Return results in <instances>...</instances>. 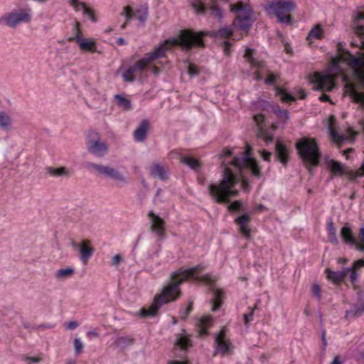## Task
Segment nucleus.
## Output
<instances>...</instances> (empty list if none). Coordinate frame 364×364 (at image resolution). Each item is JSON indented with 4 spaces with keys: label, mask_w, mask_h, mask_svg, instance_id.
I'll list each match as a JSON object with an SVG mask.
<instances>
[{
    "label": "nucleus",
    "mask_w": 364,
    "mask_h": 364,
    "mask_svg": "<svg viewBox=\"0 0 364 364\" xmlns=\"http://www.w3.org/2000/svg\"><path fill=\"white\" fill-rule=\"evenodd\" d=\"M214 346V355L219 354L221 356H225L232 353L234 346L230 339L227 338L225 328L221 329L220 332L215 336Z\"/></svg>",
    "instance_id": "obj_10"
},
{
    "label": "nucleus",
    "mask_w": 364,
    "mask_h": 364,
    "mask_svg": "<svg viewBox=\"0 0 364 364\" xmlns=\"http://www.w3.org/2000/svg\"><path fill=\"white\" fill-rule=\"evenodd\" d=\"M179 159L181 162L186 164L193 170H198L200 166L199 161L193 157L179 155Z\"/></svg>",
    "instance_id": "obj_35"
},
{
    "label": "nucleus",
    "mask_w": 364,
    "mask_h": 364,
    "mask_svg": "<svg viewBox=\"0 0 364 364\" xmlns=\"http://www.w3.org/2000/svg\"><path fill=\"white\" fill-rule=\"evenodd\" d=\"M329 131H330V134H331L332 138L334 140H341V141L343 140V138L340 137L338 134L337 133V132L333 127H330Z\"/></svg>",
    "instance_id": "obj_55"
},
{
    "label": "nucleus",
    "mask_w": 364,
    "mask_h": 364,
    "mask_svg": "<svg viewBox=\"0 0 364 364\" xmlns=\"http://www.w3.org/2000/svg\"><path fill=\"white\" fill-rule=\"evenodd\" d=\"M254 309H251L249 314H246L244 315V321L246 326L248 325L250 322H251L253 319Z\"/></svg>",
    "instance_id": "obj_54"
},
{
    "label": "nucleus",
    "mask_w": 364,
    "mask_h": 364,
    "mask_svg": "<svg viewBox=\"0 0 364 364\" xmlns=\"http://www.w3.org/2000/svg\"><path fill=\"white\" fill-rule=\"evenodd\" d=\"M328 238L330 242H331L333 245H338V240L337 238L336 233H333L331 235H328Z\"/></svg>",
    "instance_id": "obj_58"
},
{
    "label": "nucleus",
    "mask_w": 364,
    "mask_h": 364,
    "mask_svg": "<svg viewBox=\"0 0 364 364\" xmlns=\"http://www.w3.org/2000/svg\"><path fill=\"white\" fill-rule=\"evenodd\" d=\"M22 360L26 361L27 364H32L33 363L39 362L41 359L38 357H29L24 355Z\"/></svg>",
    "instance_id": "obj_51"
},
{
    "label": "nucleus",
    "mask_w": 364,
    "mask_h": 364,
    "mask_svg": "<svg viewBox=\"0 0 364 364\" xmlns=\"http://www.w3.org/2000/svg\"><path fill=\"white\" fill-rule=\"evenodd\" d=\"M86 145L88 151L99 158L103 157L108 151L107 144L101 141L98 136L87 140Z\"/></svg>",
    "instance_id": "obj_16"
},
{
    "label": "nucleus",
    "mask_w": 364,
    "mask_h": 364,
    "mask_svg": "<svg viewBox=\"0 0 364 364\" xmlns=\"http://www.w3.org/2000/svg\"><path fill=\"white\" fill-rule=\"evenodd\" d=\"M359 241L357 242L356 249L360 252H364V228H361L358 234Z\"/></svg>",
    "instance_id": "obj_43"
},
{
    "label": "nucleus",
    "mask_w": 364,
    "mask_h": 364,
    "mask_svg": "<svg viewBox=\"0 0 364 364\" xmlns=\"http://www.w3.org/2000/svg\"><path fill=\"white\" fill-rule=\"evenodd\" d=\"M78 250L80 252V259L84 264H87L95 252V249L92 246L90 240H82Z\"/></svg>",
    "instance_id": "obj_17"
},
{
    "label": "nucleus",
    "mask_w": 364,
    "mask_h": 364,
    "mask_svg": "<svg viewBox=\"0 0 364 364\" xmlns=\"http://www.w3.org/2000/svg\"><path fill=\"white\" fill-rule=\"evenodd\" d=\"M136 18L141 21L144 22L148 17V6L146 5L141 6L136 10L134 14Z\"/></svg>",
    "instance_id": "obj_38"
},
{
    "label": "nucleus",
    "mask_w": 364,
    "mask_h": 364,
    "mask_svg": "<svg viewBox=\"0 0 364 364\" xmlns=\"http://www.w3.org/2000/svg\"><path fill=\"white\" fill-rule=\"evenodd\" d=\"M134 342V338L130 336L119 337L115 341L114 345L120 348L125 349L133 345Z\"/></svg>",
    "instance_id": "obj_28"
},
{
    "label": "nucleus",
    "mask_w": 364,
    "mask_h": 364,
    "mask_svg": "<svg viewBox=\"0 0 364 364\" xmlns=\"http://www.w3.org/2000/svg\"><path fill=\"white\" fill-rule=\"evenodd\" d=\"M350 269L345 268L342 271H332L329 269L326 270L327 274V277L328 279L333 281V282H341L348 274Z\"/></svg>",
    "instance_id": "obj_24"
},
{
    "label": "nucleus",
    "mask_w": 364,
    "mask_h": 364,
    "mask_svg": "<svg viewBox=\"0 0 364 364\" xmlns=\"http://www.w3.org/2000/svg\"><path fill=\"white\" fill-rule=\"evenodd\" d=\"M117 105L124 111H129L132 108L131 101L121 95H114Z\"/></svg>",
    "instance_id": "obj_29"
},
{
    "label": "nucleus",
    "mask_w": 364,
    "mask_h": 364,
    "mask_svg": "<svg viewBox=\"0 0 364 364\" xmlns=\"http://www.w3.org/2000/svg\"><path fill=\"white\" fill-rule=\"evenodd\" d=\"M276 95L279 96L284 102H290L296 101V97L287 92V90L279 87H275Z\"/></svg>",
    "instance_id": "obj_34"
},
{
    "label": "nucleus",
    "mask_w": 364,
    "mask_h": 364,
    "mask_svg": "<svg viewBox=\"0 0 364 364\" xmlns=\"http://www.w3.org/2000/svg\"><path fill=\"white\" fill-rule=\"evenodd\" d=\"M47 173L52 176L60 177V176H69L70 172L65 167H60L58 168L53 167H47Z\"/></svg>",
    "instance_id": "obj_31"
},
{
    "label": "nucleus",
    "mask_w": 364,
    "mask_h": 364,
    "mask_svg": "<svg viewBox=\"0 0 364 364\" xmlns=\"http://www.w3.org/2000/svg\"><path fill=\"white\" fill-rule=\"evenodd\" d=\"M276 157L284 165H286L289 159V152L284 144L277 141L275 144Z\"/></svg>",
    "instance_id": "obj_23"
},
{
    "label": "nucleus",
    "mask_w": 364,
    "mask_h": 364,
    "mask_svg": "<svg viewBox=\"0 0 364 364\" xmlns=\"http://www.w3.org/2000/svg\"><path fill=\"white\" fill-rule=\"evenodd\" d=\"M87 168L90 170H94L97 173L103 175L109 178H112L122 183H127L126 178L117 169L110 166L96 164L94 163H88Z\"/></svg>",
    "instance_id": "obj_12"
},
{
    "label": "nucleus",
    "mask_w": 364,
    "mask_h": 364,
    "mask_svg": "<svg viewBox=\"0 0 364 364\" xmlns=\"http://www.w3.org/2000/svg\"><path fill=\"white\" fill-rule=\"evenodd\" d=\"M187 71H188V73L192 77L196 76L199 74L198 68L196 65L191 64V63L188 64Z\"/></svg>",
    "instance_id": "obj_47"
},
{
    "label": "nucleus",
    "mask_w": 364,
    "mask_h": 364,
    "mask_svg": "<svg viewBox=\"0 0 364 364\" xmlns=\"http://www.w3.org/2000/svg\"><path fill=\"white\" fill-rule=\"evenodd\" d=\"M149 127V122L144 119L134 132V138L136 141L141 142L145 140L147 136V132Z\"/></svg>",
    "instance_id": "obj_22"
},
{
    "label": "nucleus",
    "mask_w": 364,
    "mask_h": 364,
    "mask_svg": "<svg viewBox=\"0 0 364 364\" xmlns=\"http://www.w3.org/2000/svg\"><path fill=\"white\" fill-rule=\"evenodd\" d=\"M338 56L331 61L329 73H314L311 76L314 90L330 92L335 87L334 80L341 76L347 82V90L352 101L364 109V41L361 42L360 50L353 55L343 48L342 43L337 45Z\"/></svg>",
    "instance_id": "obj_1"
},
{
    "label": "nucleus",
    "mask_w": 364,
    "mask_h": 364,
    "mask_svg": "<svg viewBox=\"0 0 364 364\" xmlns=\"http://www.w3.org/2000/svg\"><path fill=\"white\" fill-rule=\"evenodd\" d=\"M218 1L210 0L208 3L204 4L200 0H193L191 4L197 14L203 15L209 14L210 16L220 20L223 14Z\"/></svg>",
    "instance_id": "obj_9"
},
{
    "label": "nucleus",
    "mask_w": 364,
    "mask_h": 364,
    "mask_svg": "<svg viewBox=\"0 0 364 364\" xmlns=\"http://www.w3.org/2000/svg\"><path fill=\"white\" fill-rule=\"evenodd\" d=\"M279 76L277 74L269 73L267 77L264 80V83L267 85H272L277 82Z\"/></svg>",
    "instance_id": "obj_48"
},
{
    "label": "nucleus",
    "mask_w": 364,
    "mask_h": 364,
    "mask_svg": "<svg viewBox=\"0 0 364 364\" xmlns=\"http://www.w3.org/2000/svg\"><path fill=\"white\" fill-rule=\"evenodd\" d=\"M255 121L256 123L259 125L262 124L264 120V117L262 114H256L254 117Z\"/></svg>",
    "instance_id": "obj_60"
},
{
    "label": "nucleus",
    "mask_w": 364,
    "mask_h": 364,
    "mask_svg": "<svg viewBox=\"0 0 364 364\" xmlns=\"http://www.w3.org/2000/svg\"><path fill=\"white\" fill-rule=\"evenodd\" d=\"M121 15L124 16L126 18V21L128 22L133 18L134 13L132 7L127 6L124 8L123 11L121 13Z\"/></svg>",
    "instance_id": "obj_44"
},
{
    "label": "nucleus",
    "mask_w": 364,
    "mask_h": 364,
    "mask_svg": "<svg viewBox=\"0 0 364 364\" xmlns=\"http://www.w3.org/2000/svg\"><path fill=\"white\" fill-rule=\"evenodd\" d=\"M230 166L231 167L224 168L223 178L220 183H212L208 186L209 195L219 204H228L231 198L237 196L238 191L235 188L240 181L238 175L242 178L245 188L246 181L244 177L246 170L250 171L257 178L262 176L261 168L257 161L244 152L241 157H235Z\"/></svg>",
    "instance_id": "obj_2"
},
{
    "label": "nucleus",
    "mask_w": 364,
    "mask_h": 364,
    "mask_svg": "<svg viewBox=\"0 0 364 364\" xmlns=\"http://www.w3.org/2000/svg\"><path fill=\"white\" fill-rule=\"evenodd\" d=\"M257 137L263 139L267 144L272 142L273 140V135L262 127H259L258 129Z\"/></svg>",
    "instance_id": "obj_40"
},
{
    "label": "nucleus",
    "mask_w": 364,
    "mask_h": 364,
    "mask_svg": "<svg viewBox=\"0 0 364 364\" xmlns=\"http://www.w3.org/2000/svg\"><path fill=\"white\" fill-rule=\"evenodd\" d=\"M206 35L207 33L203 32L196 33L191 30L181 31L178 38L166 40L163 44L156 48L154 51L146 53L144 58L129 68L136 77L143 73L150 63L164 55L165 52L168 48V46H180L186 50H191L193 47H204L202 37Z\"/></svg>",
    "instance_id": "obj_4"
},
{
    "label": "nucleus",
    "mask_w": 364,
    "mask_h": 364,
    "mask_svg": "<svg viewBox=\"0 0 364 364\" xmlns=\"http://www.w3.org/2000/svg\"><path fill=\"white\" fill-rule=\"evenodd\" d=\"M364 312V304H360L353 306L346 311V316L348 318H355L361 316Z\"/></svg>",
    "instance_id": "obj_33"
},
{
    "label": "nucleus",
    "mask_w": 364,
    "mask_h": 364,
    "mask_svg": "<svg viewBox=\"0 0 364 364\" xmlns=\"http://www.w3.org/2000/svg\"><path fill=\"white\" fill-rule=\"evenodd\" d=\"M364 20V12L357 11L353 15V28L355 33L364 38V25L361 21Z\"/></svg>",
    "instance_id": "obj_20"
},
{
    "label": "nucleus",
    "mask_w": 364,
    "mask_h": 364,
    "mask_svg": "<svg viewBox=\"0 0 364 364\" xmlns=\"http://www.w3.org/2000/svg\"><path fill=\"white\" fill-rule=\"evenodd\" d=\"M75 353L79 355L82 352L84 345L80 338H75L73 341Z\"/></svg>",
    "instance_id": "obj_45"
},
{
    "label": "nucleus",
    "mask_w": 364,
    "mask_h": 364,
    "mask_svg": "<svg viewBox=\"0 0 364 364\" xmlns=\"http://www.w3.org/2000/svg\"><path fill=\"white\" fill-rule=\"evenodd\" d=\"M341 236L344 242L355 245L356 247L358 240L353 235L351 228L348 225H346L342 228L341 230Z\"/></svg>",
    "instance_id": "obj_25"
},
{
    "label": "nucleus",
    "mask_w": 364,
    "mask_h": 364,
    "mask_svg": "<svg viewBox=\"0 0 364 364\" xmlns=\"http://www.w3.org/2000/svg\"><path fill=\"white\" fill-rule=\"evenodd\" d=\"M261 154H262V158L264 159V161H270V158L272 156V153L271 152H269L266 150H263L261 151Z\"/></svg>",
    "instance_id": "obj_59"
},
{
    "label": "nucleus",
    "mask_w": 364,
    "mask_h": 364,
    "mask_svg": "<svg viewBox=\"0 0 364 364\" xmlns=\"http://www.w3.org/2000/svg\"><path fill=\"white\" fill-rule=\"evenodd\" d=\"M168 364H188L186 360H172L169 361Z\"/></svg>",
    "instance_id": "obj_64"
},
{
    "label": "nucleus",
    "mask_w": 364,
    "mask_h": 364,
    "mask_svg": "<svg viewBox=\"0 0 364 364\" xmlns=\"http://www.w3.org/2000/svg\"><path fill=\"white\" fill-rule=\"evenodd\" d=\"M251 221V218L249 214L245 213L241 216L235 218V222L240 228V232L246 237H250L251 230L249 228V224Z\"/></svg>",
    "instance_id": "obj_18"
},
{
    "label": "nucleus",
    "mask_w": 364,
    "mask_h": 364,
    "mask_svg": "<svg viewBox=\"0 0 364 364\" xmlns=\"http://www.w3.org/2000/svg\"><path fill=\"white\" fill-rule=\"evenodd\" d=\"M312 294L317 297L318 299H321V288L318 284H314L311 289Z\"/></svg>",
    "instance_id": "obj_52"
},
{
    "label": "nucleus",
    "mask_w": 364,
    "mask_h": 364,
    "mask_svg": "<svg viewBox=\"0 0 364 364\" xmlns=\"http://www.w3.org/2000/svg\"><path fill=\"white\" fill-rule=\"evenodd\" d=\"M212 291L213 294V298L212 299L213 306L212 311H217L222 304V301L223 298V291L220 289L212 288Z\"/></svg>",
    "instance_id": "obj_26"
},
{
    "label": "nucleus",
    "mask_w": 364,
    "mask_h": 364,
    "mask_svg": "<svg viewBox=\"0 0 364 364\" xmlns=\"http://www.w3.org/2000/svg\"><path fill=\"white\" fill-rule=\"evenodd\" d=\"M204 268L205 267L203 264H198L187 269H179L173 272L170 277L168 284L164 287L161 294L155 296L151 306L141 309L137 315L142 318L155 316L162 305L175 301L180 296L179 286L188 279H193L198 282H203L209 285L213 284L218 280L216 276L211 274H207L201 277L198 276V274L202 272Z\"/></svg>",
    "instance_id": "obj_3"
},
{
    "label": "nucleus",
    "mask_w": 364,
    "mask_h": 364,
    "mask_svg": "<svg viewBox=\"0 0 364 364\" xmlns=\"http://www.w3.org/2000/svg\"><path fill=\"white\" fill-rule=\"evenodd\" d=\"M212 323V318L210 316H205L200 319L199 333L200 336H205L208 334V328L210 326Z\"/></svg>",
    "instance_id": "obj_32"
},
{
    "label": "nucleus",
    "mask_w": 364,
    "mask_h": 364,
    "mask_svg": "<svg viewBox=\"0 0 364 364\" xmlns=\"http://www.w3.org/2000/svg\"><path fill=\"white\" fill-rule=\"evenodd\" d=\"M296 148L300 157L308 166L309 171L311 173L313 167L318 165L321 157L315 139L301 138L296 143Z\"/></svg>",
    "instance_id": "obj_5"
},
{
    "label": "nucleus",
    "mask_w": 364,
    "mask_h": 364,
    "mask_svg": "<svg viewBox=\"0 0 364 364\" xmlns=\"http://www.w3.org/2000/svg\"><path fill=\"white\" fill-rule=\"evenodd\" d=\"M322 343H323V349H325L326 345H327V341H326V331L325 330H323L322 331Z\"/></svg>",
    "instance_id": "obj_63"
},
{
    "label": "nucleus",
    "mask_w": 364,
    "mask_h": 364,
    "mask_svg": "<svg viewBox=\"0 0 364 364\" xmlns=\"http://www.w3.org/2000/svg\"><path fill=\"white\" fill-rule=\"evenodd\" d=\"M122 78L125 82H132L135 80L136 76L131 68H129L122 73Z\"/></svg>",
    "instance_id": "obj_42"
},
{
    "label": "nucleus",
    "mask_w": 364,
    "mask_h": 364,
    "mask_svg": "<svg viewBox=\"0 0 364 364\" xmlns=\"http://www.w3.org/2000/svg\"><path fill=\"white\" fill-rule=\"evenodd\" d=\"M74 36L68 38L70 42H76L83 51L96 52V43L93 39L84 38L80 29V23L75 21L73 26Z\"/></svg>",
    "instance_id": "obj_11"
},
{
    "label": "nucleus",
    "mask_w": 364,
    "mask_h": 364,
    "mask_svg": "<svg viewBox=\"0 0 364 364\" xmlns=\"http://www.w3.org/2000/svg\"><path fill=\"white\" fill-rule=\"evenodd\" d=\"M230 11L236 14V21L241 30L245 31L250 28L252 23L253 10L249 4L237 2L235 5H230Z\"/></svg>",
    "instance_id": "obj_7"
},
{
    "label": "nucleus",
    "mask_w": 364,
    "mask_h": 364,
    "mask_svg": "<svg viewBox=\"0 0 364 364\" xmlns=\"http://www.w3.org/2000/svg\"><path fill=\"white\" fill-rule=\"evenodd\" d=\"M319 100L322 102H330L331 103H332V102L330 100V97L328 95H326V94H322L320 97H319Z\"/></svg>",
    "instance_id": "obj_62"
},
{
    "label": "nucleus",
    "mask_w": 364,
    "mask_h": 364,
    "mask_svg": "<svg viewBox=\"0 0 364 364\" xmlns=\"http://www.w3.org/2000/svg\"><path fill=\"white\" fill-rule=\"evenodd\" d=\"M231 43L229 41H225L223 43V50L225 55L230 54Z\"/></svg>",
    "instance_id": "obj_56"
},
{
    "label": "nucleus",
    "mask_w": 364,
    "mask_h": 364,
    "mask_svg": "<svg viewBox=\"0 0 364 364\" xmlns=\"http://www.w3.org/2000/svg\"><path fill=\"white\" fill-rule=\"evenodd\" d=\"M295 4L291 1L281 0L272 1L266 6V11L269 15H274L279 21L282 23L291 24L292 18L287 13L294 11Z\"/></svg>",
    "instance_id": "obj_6"
},
{
    "label": "nucleus",
    "mask_w": 364,
    "mask_h": 364,
    "mask_svg": "<svg viewBox=\"0 0 364 364\" xmlns=\"http://www.w3.org/2000/svg\"><path fill=\"white\" fill-rule=\"evenodd\" d=\"M78 323L77 321H70L68 323H67V328L70 330H73L76 328L78 326Z\"/></svg>",
    "instance_id": "obj_61"
},
{
    "label": "nucleus",
    "mask_w": 364,
    "mask_h": 364,
    "mask_svg": "<svg viewBox=\"0 0 364 364\" xmlns=\"http://www.w3.org/2000/svg\"><path fill=\"white\" fill-rule=\"evenodd\" d=\"M12 127V119L8 113L0 112V129L3 131H9Z\"/></svg>",
    "instance_id": "obj_27"
},
{
    "label": "nucleus",
    "mask_w": 364,
    "mask_h": 364,
    "mask_svg": "<svg viewBox=\"0 0 364 364\" xmlns=\"http://www.w3.org/2000/svg\"><path fill=\"white\" fill-rule=\"evenodd\" d=\"M322 36L323 29L319 25H317L310 31L307 39L309 41L313 39H321Z\"/></svg>",
    "instance_id": "obj_37"
},
{
    "label": "nucleus",
    "mask_w": 364,
    "mask_h": 364,
    "mask_svg": "<svg viewBox=\"0 0 364 364\" xmlns=\"http://www.w3.org/2000/svg\"><path fill=\"white\" fill-rule=\"evenodd\" d=\"M254 50L247 48L244 54V58L250 63V66L253 71V77L257 81H260L263 79L262 73L266 70V65L264 62L259 61L253 58Z\"/></svg>",
    "instance_id": "obj_13"
},
{
    "label": "nucleus",
    "mask_w": 364,
    "mask_h": 364,
    "mask_svg": "<svg viewBox=\"0 0 364 364\" xmlns=\"http://www.w3.org/2000/svg\"><path fill=\"white\" fill-rule=\"evenodd\" d=\"M361 267H364V259H358L353 263L352 267H350V271L348 274H350V279L352 284H355L358 279V273L357 269Z\"/></svg>",
    "instance_id": "obj_30"
},
{
    "label": "nucleus",
    "mask_w": 364,
    "mask_h": 364,
    "mask_svg": "<svg viewBox=\"0 0 364 364\" xmlns=\"http://www.w3.org/2000/svg\"><path fill=\"white\" fill-rule=\"evenodd\" d=\"M274 113L281 119L286 120L289 118V113L287 110L281 109L279 107L274 109Z\"/></svg>",
    "instance_id": "obj_46"
},
{
    "label": "nucleus",
    "mask_w": 364,
    "mask_h": 364,
    "mask_svg": "<svg viewBox=\"0 0 364 364\" xmlns=\"http://www.w3.org/2000/svg\"><path fill=\"white\" fill-rule=\"evenodd\" d=\"M122 260V257L120 255H114L112 259V264L114 266L118 265Z\"/></svg>",
    "instance_id": "obj_57"
},
{
    "label": "nucleus",
    "mask_w": 364,
    "mask_h": 364,
    "mask_svg": "<svg viewBox=\"0 0 364 364\" xmlns=\"http://www.w3.org/2000/svg\"><path fill=\"white\" fill-rule=\"evenodd\" d=\"M75 269L72 267H67L58 269L55 274V278L58 279H65L73 275Z\"/></svg>",
    "instance_id": "obj_36"
},
{
    "label": "nucleus",
    "mask_w": 364,
    "mask_h": 364,
    "mask_svg": "<svg viewBox=\"0 0 364 364\" xmlns=\"http://www.w3.org/2000/svg\"><path fill=\"white\" fill-rule=\"evenodd\" d=\"M328 167L330 168L333 175L346 174L350 179H355L358 176L364 175V162L363 163L361 167L355 171L352 170L346 171L343 165L341 162L334 160H330L328 161Z\"/></svg>",
    "instance_id": "obj_14"
},
{
    "label": "nucleus",
    "mask_w": 364,
    "mask_h": 364,
    "mask_svg": "<svg viewBox=\"0 0 364 364\" xmlns=\"http://www.w3.org/2000/svg\"><path fill=\"white\" fill-rule=\"evenodd\" d=\"M233 34V29L232 26H225L223 28H220L216 33L215 36L223 38H228L232 36Z\"/></svg>",
    "instance_id": "obj_39"
},
{
    "label": "nucleus",
    "mask_w": 364,
    "mask_h": 364,
    "mask_svg": "<svg viewBox=\"0 0 364 364\" xmlns=\"http://www.w3.org/2000/svg\"><path fill=\"white\" fill-rule=\"evenodd\" d=\"M148 218L150 220V231L154 233L159 240H163L166 235L165 221L153 210L149 212Z\"/></svg>",
    "instance_id": "obj_15"
},
{
    "label": "nucleus",
    "mask_w": 364,
    "mask_h": 364,
    "mask_svg": "<svg viewBox=\"0 0 364 364\" xmlns=\"http://www.w3.org/2000/svg\"><path fill=\"white\" fill-rule=\"evenodd\" d=\"M32 19L31 9H19L11 11L0 18V23L4 22L11 28H15L21 23H28Z\"/></svg>",
    "instance_id": "obj_8"
},
{
    "label": "nucleus",
    "mask_w": 364,
    "mask_h": 364,
    "mask_svg": "<svg viewBox=\"0 0 364 364\" xmlns=\"http://www.w3.org/2000/svg\"><path fill=\"white\" fill-rule=\"evenodd\" d=\"M192 309H193V302L190 301L187 308L181 312V318L186 319L188 317V316L190 314V313L191 312Z\"/></svg>",
    "instance_id": "obj_50"
},
{
    "label": "nucleus",
    "mask_w": 364,
    "mask_h": 364,
    "mask_svg": "<svg viewBox=\"0 0 364 364\" xmlns=\"http://www.w3.org/2000/svg\"><path fill=\"white\" fill-rule=\"evenodd\" d=\"M327 231L328 235H331L333 233H337V230L334 226V224L332 220H330L327 223Z\"/></svg>",
    "instance_id": "obj_53"
},
{
    "label": "nucleus",
    "mask_w": 364,
    "mask_h": 364,
    "mask_svg": "<svg viewBox=\"0 0 364 364\" xmlns=\"http://www.w3.org/2000/svg\"><path fill=\"white\" fill-rule=\"evenodd\" d=\"M149 173L152 177L159 178L161 181H164L168 178L167 170L164 166L158 163H154L150 166Z\"/></svg>",
    "instance_id": "obj_21"
},
{
    "label": "nucleus",
    "mask_w": 364,
    "mask_h": 364,
    "mask_svg": "<svg viewBox=\"0 0 364 364\" xmlns=\"http://www.w3.org/2000/svg\"><path fill=\"white\" fill-rule=\"evenodd\" d=\"M69 3L73 6L76 11L82 9L84 15L87 16L92 21H97V18L94 14V11L92 9L88 8L84 2L80 1L79 0H69Z\"/></svg>",
    "instance_id": "obj_19"
},
{
    "label": "nucleus",
    "mask_w": 364,
    "mask_h": 364,
    "mask_svg": "<svg viewBox=\"0 0 364 364\" xmlns=\"http://www.w3.org/2000/svg\"><path fill=\"white\" fill-rule=\"evenodd\" d=\"M242 207V202L240 200H236L232 203L230 204L228 206V208L230 211H238L240 210Z\"/></svg>",
    "instance_id": "obj_49"
},
{
    "label": "nucleus",
    "mask_w": 364,
    "mask_h": 364,
    "mask_svg": "<svg viewBox=\"0 0 364 364\" xmlns=\"http://www.w3.org/2000/svg\"><path fill=\"white\" fill-rule=\"evenodd\" d=\"M176 345L182 350L188 348L191 344L190 339L186 336H180L177 341Z\"/></svg>",
    "instance_id": "obj_41"
}]
</instances>
